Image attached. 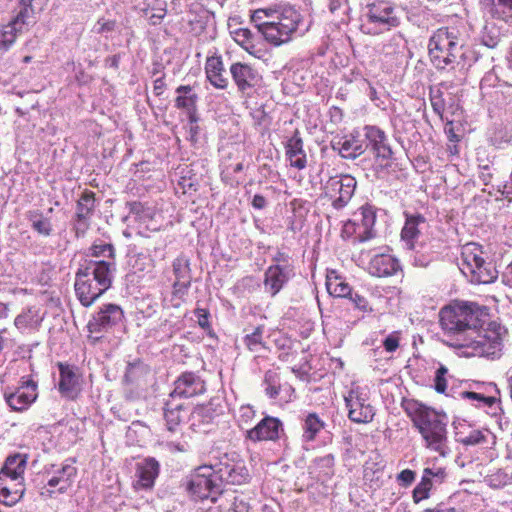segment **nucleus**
I'll list each match as a JSON object with an SVG mask.
<instances>
[{"mask_svg": "<svg viewBox=\"0 0 512 512\" xmlns=\"http://www.w3.org/2000/svg\"><path fill=\"white\" fill-rule=\"evenodd\" d=\"M485 307L474 302H454L443 307L439 312V322L445 343L454 348H472V354L497 357L502 349L504 328L489 322Z\"/></svg>", "mask_w": 512, "mask_h": 512, "instance_id": "f257e3e1", "label": "nucleus"}, {"mask_svg": "<svg viewBox=\"0 0 512 512\" xmlns=\"http://www.w3.org/2000/svg\"><path fill=\"white\" fill-rule=\"evenodd\" d=\"M406 414L421 434L425 447L438 453L441 457L450 454L448 446V418L416 400H407L403 403Z\"/></svg>", "mask_w": 512, "mask_h": 512, "instance_id": "f03ea898", "label": "nucleus"}, {"mask_svg": "<svg viewBox=\"0 0 512 512\" xmlns=\"http://www.w3.org/2000/svg\"><path fill=\"white\" fill-rule=\"evenodd\" d=\"M251 21L268 43L281 46L293 39L302 24L303 18L294 7L280 6L254 11Z\"/></svg>", "mask_w": 512, "mask_h": 512, "instance_id": "7ed1b4c3", "label": "nucleus"}, {"mask_svg": "<svg viewBox=\"0 0 512 512\" xmlns=\"http://www.w3.org/2000/svg\"><path fill=\"white\" fill-rule=\"evenodd\" d=\"M428 48L431 61L438 70H465L476 60L475 53L464 45L454 29H438L430 38Z\"/></svg>", "mask_w": 512, "mask_h": 512, "instance_id": "20e7f679", "label": "nucleus"}, {"mask_svg": "<svg viewBox=\"0 0 512 512\" xmlns=\"http://www.w3.org/2000/svg\"><path fill=\"white\" fill-rule=\"evenodd\" d=\"M116 264L113 261H85L76 272L75 292L80 303L91 306L110 288Z\"/></svg>", "mask_w": 512, "mask_h": 512, "instance_id": "39448f33", "label": "nucleus"}, {"mask_svg": "<svg viewBox=\"0 0 512 512\" xmlns=\"http://www.w3.org/2000/svg\"><path fill=\"white\" fill-rule=\"evenodd\" d=\"M458 266L471 283L490 284L498 277L494 263L488 260L482 246L474 242L462 247Z\"/></svg>", "mask_w": 512, "mask_h": 512, "instance_id": "423d86ee", "label": "nucleus"}, {"mask_svg": "<svg viewBox=\"0 0 512 512\" xmlns=\"http://www.w3.org/2000/svg\"><path fill=\"white\" fill-rule=\"evenodd\" d=\"M400 18L395 7L386 1L374 2L367 6L362 30L366 34L378 35L399 26Z\"/></svg>", "mask_w": 512, "mask_h": 512, "instance_id": "0eeeda50", "label": "nucleus"}, {"mask_svg": "<svg viewBox=\"0 0 512 512\" xmlns=\"http://www.w3.org/2000/svg\"><path fill=\"white\" fill-rule=\"evenodd\" d=\"M214 474L213 465L197 467L187 480L186 490L194 499L204 500L210 498L212 502H216L217 495H222L223 493Z\"/></svg>", "mask_w": 512, "mask_h": 512, "instance_id": "6e6552de", "label": "nucleus"}, {"mask_svg": "<svg viewBox=\"0 0 512 512\" xmlns=\"http://www.w3.org/2000/svg\"><path fill=\"white\" fill-rule=\"evenodd\" d=\"M172 273L174 282L170 301L173 307L178 308L184 302L192 283L190 259L184 254L177 256L172 262Z\"/></svg>", "mask_w": 512, "mask_h": 512, "instance_id": "1a4fd4ad", "label": "nucleus"}, {"mask_svg": "<svg viewBox=\"0 0 512 512\" xmlns=\"http://www.w3.org/2000/svg\"><path fill=\"white\" fill-rule=\"evenodd\" d=\"M348 418L355 423H370L375 416V408L370 404L368 394L360 387L351 388L344 396Z\"/></svg>", "mask_w": 512, "mask_h": 512, "instance_id": "9d476101", "label": "nucleus"}, {"mask_svg": "<svg viewBox=\"0 0 512 512\" xmlns=\"http://www.w3.org/2000/svg\"><path fill=\"white\" fill-rule=\"evenodd\" d=\"M357 186L356 179L351 175L330 177L325 184V194L332 200L336 210L344 208L354 195Z\"/></svg>", "mask_w": 512, "mask_h": 512, "instance_id": "9b49d317", "label": "nucleus"}, {"mask_svg": "<svg viewBox=\"0 0 512 512\" xmlns=\"http://www.w3.org/2000/svg\"><path fill=\"white\" fill-rule=\"evenodd\" d=\"M37 383L25 377L20 380L19 386L15 391H4V399L7 405L13 411L23 412L27 410L37 399Z\"/></svg>", "mask_w": 512, "mask_h": 512, "instance_id": "f8f14e48", "label": "nucleus"}, {"mask_svg": "<svg viewBox=\"0 0 512 512\" xmlns=\"http://www.w3.org/2000/svg\"><path fill=\"white\" fill-rule=\"evenodd\" d=\"M225 461L213 465L215 479L218 480L222 493L224 484L241 485L248 481L249 473L245 465L240 461H230L227 456Z\"/></svg>", "mask_w": 512, "mask_h": 512, "instance_id": "ddd939ff", "label": "nucleus"}, {"mask_svg": "<svg viewBox=\"0 0 512 512\" xmlns=\"http://www.w3.org/2000/svg\"><path fill=\"white\" fill-rule=\"evenodd\" d=\"M123 310L116 304H104L100 310L88 322V330L91 333H101L111 329L122 321Z\"/></svg>", "mask_w": 512, "mask_h": 512, "instance_id": "4468645a", "label": "nucleus"}, {"mask_svg": "<svg viewBox=\"0 0 512 512\" xmlns=\"http://www.w3.org/2000/svg\"><path fill=\"white\" fill-rule=\"evenodd\" d=\"M206 385L204 380L193 372L182 373L174 382V389L170 397L190 398L205 393Z\"/></svg>", "mask_w": 512, "mask_h": 512, "instance_id": "2eb2a0df", "label": "nucleus"}, {"mask_svg": "<svg viewBox=\"0 0 512 512\" xmlns=\"http://www.w3.org/2000/svg\"><path fill=\"white\" fill-rule=\"evenodd\" d=\"M263 386L265 394L270 399H280L285 403L293 400L294 388L287 382L282 383L276 371L269 370L265 373Z\"/></svg>", "mask_w": 512, "mask_h": 512, "instance_id": "dca6fc26", "label": "nucleus"}, {"mask_svg": "<svg viewBox=\"0 0 512 512\" xmlns=\"http://www.w3.org/2000/svg\"><path fill=\"white\" fill-rule=\"evenodd\" d=\"M282 430V423L278 418L267 416L255 427L246 429V439L253 442L274 441L279 438Z\"/></svg>", "mask_w": 512, "mask_h": 512, "instance_id": "f3484780", "label": "nucleus"}, {"mask_svg": "<svg viewBox=\"0 0 512 512\" xmlns=\"http://www.w3.org/2000/svg\"><path fill=\"white\" fill-rule=\"evenodd\" d=\"M364 135L368 142L365 146L371 148L377 159L389 160L392 158L393 152L383 130L376 126L367 125L364 127Z\"/></svg>", "mask_w": 512, "mask_h": 512, "instance_id": "a211bd4d", "label": "nucleus"}, {"mask_svg": "<svg viewBox=\"0 0 512 512\" xmlns=\"http://www.w3.org/2000/svg\"><path fill=\"white\" fill-rule=\"evenodd\" d=\"M293 275L291 265H271L265 271L264 289L275 296Z\"/></svg>", "mask_w": 512, "mask_h": 512, "instance_id": "6ab92c4d", "label": "nucleus"}, {"mask_svg": "<svg viewBox=\"0 0 512 512\" xmlns=\"http://www.w3.org/2000/svg\"><path fill=\"white\" fill-rule=\"evenodd\" d=\"M58 367L60 372L58 385L60 393L69 399L76 398L81 391V380L77 369L63 363H59Z\"/></svg>", "mask_w": 512, "mask_h": 512, "instance_id": "aec40b11", "label": "nucleus"}, {"mask_svg": "<svg viewBox=\"0 0 512 512\" xmlns=\"http://www.w3.org/2000/svg\"><path fill=\"white\" fill-rule=\"evenodd\" d=\"M230 74L237 88L241 92L251 89L259 81L258 72L246 63L236 62L230 67Z\"/></svg>", "mask_w": 512, "mask_h": 512, "instance_id": "412c9836", "label": "nucleus"}, {"mask_svg": "<svg viewBox=\"0 0 512 512\" xmlns=\"http://www.w3.org/2000/svg\"><path fill=\"white\" fill-rule=\"evenodd\" d=\"M400 270L399 261L390 254H375L368 265V272L375 277H389Z\"/></svg>", "mask_w": 512, "mask_h": 512, "instance_id": "4be33fe9", "label": "nucleus"}, {"mask_svg": "<svg viewBox=\"0 0 512 512\" xmlns=\"http://www.w3.org/2000/svg\"><path fill=\"white\" fill-rule=\"evenodd\" d=\"M426 220L422 215H409L401 231V239L409 250H415Z\"/></svg>", "mask_w": 512, "mask_h": 512, "instance_id": "5701e85b", "label": "nucleus"}, {"mask_svg": "<svg viewBox=\"0 0 512 512\" xmlns=\"http://www.w3.org/2000/svg\"><path fill=\"white\" fill-rule=\"evenodd\" d=\"M24 482L18 480H10L4 474H0V501L12 506L16 504L24 495Z\"/></svg>", "mask_w": 512, "mask_h": 512, "instance_id": "b1692460", "label": "nucleus"}, {"mask_svg": "<svg viewBox=\"0 0 512 512\" xmlns=\"http://www.w3.org/2000/svg\"><path fill=\"white\" fill-rule=\"evenodd\" d=\"M332 148L337 150L341 157L345 159H355L365 152L367 146H365L363 141L351 134L333 142Z\"/></svg>", "mask_w": 512, "mask_h": 512, "instance_id": "393cba45", "label": "nucleus"}, {"mask_svg": "<svg viewBox=\"0 0 512 512\" xmlns=\"http://www.w3.org/2000/svg\"><path fill=\"white\" fill-rule=\"evenodd\" d=\"M159 473V463L153 458H147L137 466L138 480L135 483L136 489H150Z\"/></svg>", "mask_w": 512, "mask_h": 512, "instance_id": "a878e982", "label": "nucleus"}, {"mask_svg": "<svg viewBox=\"0 0 512 512\" xmlns=\"http://www.w3.org/2000/svg\"><path fill=\"white\" fill-rule=\"evenodd\" d=\"M205 72L209 82L217 89H225L228 86V79L225 76V69L220 56L208 57L205 64Z\"/></svg>", "mask_w": 512, "mask_h": 512, "instance_id": "bb28decb", "label": "nucleus"}, {"mask_svg": "<svg viewBox=\"0 0 512 512\" xmlns=\"http://www.w3.org/2000/svg\"><path fill=\"white\" fill-rule=\"evenodd\" d=\"M286 155L292 167L299 170L306 167L307 160L303 149V140L298 130L294 132L293 136L286 143Z\"/></svg>", "mask_w": 512, "mask_h": 512, "instance_id": "cd10ccee", "label": "nucleus"}, {"mask_svg": "<svg viewBox=\"0 0 512 512\" xmlns=\"http://www.w3.org/2000/svg\"><path fill=\"white\" fill-rule=\"evenodd\" d=\"M186 414L187 408L184 406V403L169 396L164 408V418L167 429L171 432L176 431V427L179 426Z\"/></svg>", "mask_w": 512, "mask_h": 512, "instance_id": "c85d7f7f", "label": "nucleus"}, {"mask_svg": "<svg viewBox=\"0 0 512 512\" xmlns=\"http://www.w3.org/2000/svg\"><path fill=\"white\" fill-rule=\"evenodd\" d=\"M176 93L175 107L186 110L189 114L190 122H196L195 110L198 100L197 94L193 92L192 87L189 85H180L176 88Z\"/></svg>", "mask_w": 512, "mask_h": 512, "instance_id": "c756f323", "label": "nucleus"}, {"mask_svg": "<svg viewBox=\"0 0 512 512\" xmlns=\"http://www.w3.org/2000/svg\"><path fill=\"white\" fill-rule=\"evenodd\" d=\"M74 461L71 463H65L60 468L55 470L53 476L48 480V486L56 487L59 486L58 492L64 493L71 486L73 478L77 474V469L73 465Z\"/></svg>", "mask_w": 512, "mask_h": 512, "instance_id": "7c9ffc66", "label": "nucleus"}, {"mask_svg": "<svg viewBox=\"0 0 512 512\" xmlns=\"http://www.w3.org/2000/svg\"><path fill=\"white\" fill-rule=\"evenodd\" d=\"M26 458L21 454H15L9 456L2 469L0 470V474H4L9 477L10 480H18L24 482V471L26 468Z\"/></svg>", "mask_w": 512, "mask_h": 512, "instance_id": "2f4dec72", "label": "nucleus"}, {"mask_svg": "<svg viewBox=\"0 0 512 512\" xmlns=\"http://www.w3.org/2000/svg\"><path fill=\"white\" fill-rule=\"evenodd\" d=\"M483 391L474 392V391H463L460 393V396L463 399H467L470 401H476V407H491L496 403V397L493 395H485V393H491L494 391L496 394L498 393V388L494 383H488L483 386Z\"/></svg>", "mask_w": 512, "mask_h": 512, "instance_id": "473e14b6", "label": "nucleus"}, {"mask_svg": "<svg viewBox=\"0 0 512 512\" xmlns=\"http://www.w3.org/2000/svg\"><path fill=\"white\" fill-rule=\"evenodd\" d=\"M32 229L43 237H49L53 233V225L50 217L44 215L40 210H30L26 213Z\"/></svg>", "mask_w": 512, "mask_h": 512, "instance_id": "72a5a7b5", "label": "nucleus"}, {"mask_svg": "<svg viewBox=\"0 0 512 512\" xmlns=\"http://www.w3.org/2000/svg\"><path fill=\"white\" fill-rule=\"evenodd\" d=\"M230 34L234 41L239 44L249 54H254L256 51L258 36L248 28L230 29Z\"/></svg>", "mask_w": 512, "mask_h": 512, "instance_id": "f704fd0d", "label": "nucleus"}, {"mask_svg": "<svg viewBox=\"0 0 512 512\" xmlns=\"http://www.w3.org/2000/svg\"><path fill=\"white\" fill-rule=\"evenodd\" d=\"M327 291L334 297L346 298L351 296V287L349 284L334 271L327 275Z\"/></svg>", "mask_w": 512, "mask_h": 512, "instance_id": "c9c22d12", "label": "nucleus"}, {"mask_svg": "<svg viewBox=\"0 0 512 512\" xmlns=\"http://www.w3.org/2000/svg\"><path fill=\"white\" fill-rule=\"evenodd\" d=\"M214 419L212 409L207 406H198L191 413V427L199 432H206V426L211 424Z\"/></svg>", "mask_w": 512, "mask_h": 512, "instance_id": "e433bc0d", "label": "nucleus"}, {"mask_svg": "<svg viewBox=\"0 0 512 512\" xmlns=\"http://www.w3.org/2000/svg\"><path fill=\"white\" fill-rule=\"evenodd\" d=\"M362 216L361 225L363 226V232L358 234V238L361 242L370 240L375 237V231L373 229L376 222V213L371 206H365L360 209Z\"/></svg>", "mask_w": 512, "mask_h": 512, "instance_id": "4c0bfd02", "label": "nucleus"}, {"mask_svg": "<svg viewBox=\"0 0 512 512\" xmlns=\"http://www.w3.org/2000/svg\"><path fill=\"white\" fill-rule=\"evenodd\" d=\"M439 474H443L442 471H438L434 473L430 468H426L423 471V476L421 481L413 490V500L415 503H419L421 500L427 499L429 497V492L432 488V476H438Z\"/></svg>", "mask_w": 512, "mask_h": 512, "instance_id": "58836bf2", "label": "nucleus"}, {"mask_svg": "<svg viewBox=\"0 0 512 512\" xmlns=\"http://www.w3.org/2000/svg\"><path fill=\"white\" fill-rule=\"evenodd\" d=\"M325 427V423L316 413H309L303 423V438L310 442L315 440L317 434Z\"/></svg>", "mask_w": 512, "mask_h": 512, "instance_id": "ea45409f", "label": "nucleus"}, {"mask_svg": "<svg viewBox=\"0 0 512 512\" xmlns=\"http://www.w3.org/2000/svg\"><path fill=\"white\" fill-rule=\"evenodd\" d=\"M95 208V193L84 191L76 205V217L80 219H91Z\"/></svg>", "mask_w": 512, "mask_h": 512, "instance_id": "a19ab883", "label": "nucleus"}, {"mask_svg": "<svg viewBox=\"0 0 512 512\" xmlns=\"http://www.w3.org/2000/svg\"><path fill=\"white\" fill-rule=\"evenodd\" d=\"M23 32L20 28L10 21L4 25L0 32V53L6 52L14 44L18 35Z\"/></svg>", "mask_w": 512, "mask_h": 512, "instance_id": "79ce46f5", "label": "nucleus"}, {"mask_svg": "<svg viewBox=\"0 0 512 512\" xmlns=\"http://www.w3.org/2000/svg\"><path fill=\"white\" fill-rule=\"evenodd\" d=\"M264 327L259 325L254 330L246 334L243 338V343L246 348L254 353H260L263 349H266L265 343L263 342Z\"/></svg>", "mask_w": 512, "mask_h": 512, "instance_id": "37998d69", "label": "nucleus"}, {"mask_svg": "<svg viewBox=\"0 0 512 512\" xmlns=\"http://www.w3.org/2000/svg\"><path fill=\"white\" fill-rule=\"evenodd\" d=\"M32 1L33 0H21L22 8L11 21L13 25H16L21 30H24L25 26L31 22L33 14Z\"/></svg>", "mask_w": 512, "mask_h": 512, "instance_id": "c03bdc74", "label": "nucleus"}, {"mask_svg": "<svg viewBox=\"0 0 512 512\" xmlns=\"http://www.w3.org/2000/svg\"><path fill=\"white\" fill-rule=\"evenodd\" d=\"M488 6V12L492 18L497 20H504L507 17L506 11L509 6L510 0H485Z\"/></svg>", "mask_w": 512, "mask_h": 512, "instance_id": "a18cd8bd", "label": "nucleus"}, {"mask_svg": "<svg viewBox=\"0 0 512 512\" xmlns=\"http://www.w3.org/2000/svg\"><path fill=\"white\" fill-rule=\"evenodd\" d=\"M91 256L95 258L107 257V261H113L115 263V248L112 244L99 242L95 243L90 248ZM102 261H105L104 259Z\"/></svg>", "mask_w": 512, "mask_h": 512, "instance_id": "49530a36", "label": "nucleus"}, {"mask_svg": "<svg viewBox=\"0 0 512 512\" xmlns=\"http://www.w3.org/2000/svg\"><path fill=\"white\" fill-rule=\"evenodd\" d=\"M145 370V366L141 361L128 363L124 375L125 382L128 384L135 382L139 377H141L145 373Z\"/></svg>", "mask_w": 512, "mask_h": 512, "instance_id": "de8ad7c7", "label": "nucleus"}, {"mask_svg": "<svg viewBox=\"0 0 512 512\" xmlns=\"http://www.w3.org/2000/svg\"><path fill=\"white\" fill-rule=\"evenodd\" d=\"M229 499L226 500L228 502H231L229 506L220 504V512H249V506L248 504L242 500L238 499V497L229 494Z\"/></svg>", "mask_w": 512, "mask_h": 512, "instance_id": "09e8293b", "label": "nucleus"}, {"mask_svg": "<svg viewBox=\"0 0 512 512\" xmlns=\"http://www.w3.org/2000/svg\"><path fill=\"white\" fill-rule=\"evenodd\" d=\"M429 96L433 111L442 118L445 111L443 92L439 88H431Z\"/></svg>", "mask_w": 512, "mask_h": 512, "instance_id": "8fccbe9b", "label": "nucleus"}, {"mask_svg": "<svg viewBox=\"0 0 512 512\" xmlns=\"http://www.w3.org/2000/svg\"><path fill=\"white\" fill-rule=\"evenodd\" d=\"M255 417V411L251 406H241L238 413L239 426L244 429L249 426Z\"/></svg>", "mask_w": 512, "mask_h": 512, "instance_id": "3c124183", "label": "nucleus"}, {"mask_svg": "<svg viewBox=\"0 0 512 512\" xmlns=\"http://www.w3.org/2000/svg\"><path fill=\"white\" fill-rule=\"evenodd\" d=\"M448 373V369L444 365L436 370L434 378V388L438 393H444L447 388V380L445 375Z\"/></svg>", "mask_w": 512, "mask_h": 512, "instance_id": "603ef678", "label": "nucleus"}, {"mask_svg": "<svg viewBox=\"0 0 512 512\" xmlns=\"http://www.w3.org/2000/svg\"><path fill=\"white\" fill-rule=\"evenodd\" d=\"M460 442L466 446L478 445L486 442V435L480 430H473L467 436L461 438Z\"/></svg>", "mask_w": 512, "mask_h": 512, "instance_id": "864d4df0", "label": "nucleus"}, {"mask_svg": "<svg viewBox=\"0 0 512 512\" xmlns=\"http://www.w3.org/2000/svg\"><path fill=\"white\" fill-rule=\"evenodd\" d=\"M34 315L31 310L18 315L15 318L14 324L18 329L32 327L37 324V320L34 319Z\"/></svg>", "mask_w": 512, "mask_h": 512, "instance_id": "5fc2aeb1", "label": "nucleus"}, {"mask_svg": "<svg viewBox=\"0 0 512 512\" xmlns=\"http://www.w3.org/2000/svg\"><path fill=\"white\" fill-rule=\"evenodd\" d=\"M315 464L325 470L326 475L332 474V468L334 465V457L331 454L319 457L315 460Z\"/></svg>", "mask_w": 512, "mask_h": 512, "instance_id": "6e6d98bb", "label": "nucleus"}, {"mask_svg": "<svg viewBox=\"0 0 512 512\" xmlns=\"http://www.w3.org/2000/svg\"><path fill=\"white\" fill-rule=\"evenodd\" d=\"M194 314L197 318V322L200 327L206 329L210 327L209 323V311L205 308H196Z\"/></svg>", "mask_w": 512, "mask_h": 512, "instance_id": "4d7b16f0", "label": "nucleus"}, {"mask_svg": "<svg viewBox=\"0 0 512 512\" xmlns=\"http://www.w3.org/2000/svg\"><path fill=\"white\" fill-rule=\"evenodd\" d=\"M383 346L387 352H394L399 347V336L396 332L389 334L383 341Z\"/></svg>", "mask_w": 512, "mask_h": 512, "instance_id": "13d9d810", "label": "nucleus"}, {"mask_svg": "<svg viewBox=\"0 0 512 512\" xmlns=\"http://www.w3.org/2000/svg\"><path fill=\"white\" fill-rule=\"evenodd\" d=\"M90 226V219H80L75 216L74 230L77 237L83 236Z\"/></svg>", "mask_w": 512, "mask_h": 512, "instance_id": "bf43d9fd", "label": "nucleus"}, {"mask_svg": "<svg viewBox=\"0 0 512 512\" xmlns=\"http://www.w3.org/2000/svg\"><path fill=\"white\" fill-rule=\"evenodd\" d=\"M398 481H400L404 486L410 485L415 479V472L410 469L402 470L398 476Z\"/></svg>", "mask_w": 512, "mask_h": 512, "instance_id": "052dcab7", "label": "nucleus"}, {"mask_svg": "<svg viewBox=\"0 0 512 512\" xmlns=\"http://www.w3.org/2000/svg\"><path fill=\"white\" fill-rule=\"evenodd\" d=\"M349 299L355 304V306L361 310H366L368 302L367 300L359 295V294H352L351 296H348Z\"/></svg>", "mask_w": 512, "mask_h": 512, "instance_id": "680f3d73", "label": "nucleus"}, {"mask_svg": "<svg viewBox=\"0 0 512 512\" xmlns=\"http://www.w3.org/2000/svg\"><path fill=\"white\" fill-rule=\"evenodd\" d=\"M114 27H115L114 21H104V22L98 21L96 31H97V33L110 32L114 29Z\"/></svg>", "mask_w": 512, "mask_h": 512, "instance_id": "e2e57ef3", "label": "nucleus"}, {"mask_svg": "<svg viewBox=\"0 0 512 512\" xmlns=\"http://www.w3.org/2000/svg\"><path fill=\"white\" fill-rule=\"evenodd\" d=\"M251 204L255 209L261 210L266 207L267 201L264 196H262L260 194H256V195H254Z\"/></svg>", "mask_w": 512, "mask_h": 512, "instance_id": "0e129e2a", "label": "nucleus"}, {"mask_svg": "<svg viewBox=\"0 0 512 512\" xmlns=\"http://www.w3.org/2000/svg\"><path fill=\"white\" fill-rule=\"evenodd\" d=\"M148 261L147 257L143 254H137L135 257V263L133 264V268L138 271L145 270V264Z\"/></svg>", "mask_w": 512, "mask_h": 512, "instance_id": "69168bd1", "label": "nucleus"}, {"mask_svg": "<svg viewBox=\"0 0 512 512\" xmlns=\"http://www.w3.org/2000/svg\"><path fill=\"white\" fill-rule=\"evenodd\" d=\"M273 260L276 262L275 265H290L289 256L286 253L278 252Z\"/></svg>", "mask_w": 512, "mask_h": 512, "instance_id": "338daca9", "label": "nucleus"}, {"mask_svg": "<svg viewBox=\"0 0 512 512\" xmlns=\"http://www.w3.org/2000/svg\"><path fill=\"white\" fill-rule=\"evenodd\" d=\"M498 42H499L498 35H495V36L484 35L483 36V43L489 48H494L498 44Z\"/></svg>", "mask_w": 512, "mask_h": 512, "instance_id": "774afa93", "label": "nucleus"}]
</instances>
